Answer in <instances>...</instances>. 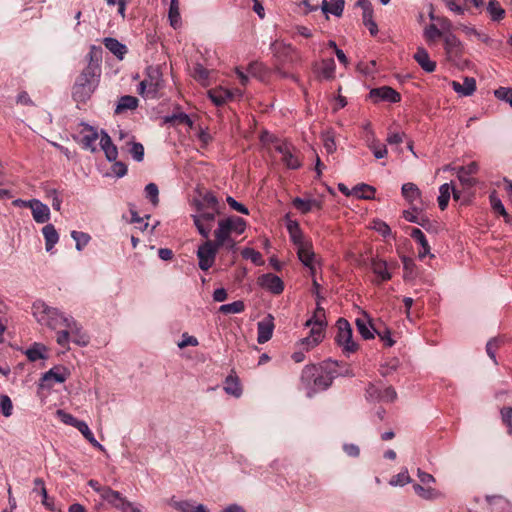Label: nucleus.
Masks as SVG:
<instances>
[{"instance_id":"obj_1","label":"nucleus","mask_w":512,"mask_h":512,"mask_svg":"<svg viewBox=\"0 0 512 512\" xmlns=\"http://www.w3.org/2000/svg\"><path fill=\"white\" fill-rule=\"evenodd\" d=\"M246 221L238 216H230L221 219L218 222V228L214 232L217 245L233 250L236 247V241L233 235H241L246 229Z\"/></svg>"},{"instance_id":"obj_2","label":"nucleus","mask_w":512,"mask_h":512,"mask_svg":"<svg viewBox=\"0 0 512 512\" xmlns=\"http://www.w3.org/2000/svg\"><path fill=\"white\" fill-rule=\"evenodd\" d=\"M99 78L100 74L90 71V68H84L73 86V99L77 103H86L98 86Z\"/></svg>"},{"instance_id":"obj_3","label":"nucleus","mask_w":512,"mask_h":512,"mask_svg":"<svg viewBox=\"0 0 512 512\" xmlns=\"http://www.w3.org/2000/svg\"><path fill=\"white\" fill-rule=\"evenodd\" d=\"M305 325L310 328V335L298 342L301 350L295 351L291 356L296 363H300L305 359L304 351L311 350L325 337L327 322H306Z\"/></svg>"},{"instance_id":"obj_4","label":"nucleus","mask_w":512,"mask_h":512,"mask_svg":"<svg viewBox=\"0 0 512 512\" xmlns=\"http://www.w3.org/2000/svg\"><path fill=\"white\" fill-rule=\"evenodd\" d=\"M338 333L335 337L337 345L346 355L354 353L358 349V344L353 339V330L349 322H338Z\"/></svg>"},{"instance_id":"obj_5","label":"nucleus","mask_w":512,"mask_h":512,"mask_svg":"<svg viewBox=\"0 0 512 512\" xmlns=\"http://www.w3.org/2000/svg\"><path fill=\"white\" fill-rule=\"evenodd\" d=\"M220 247L222 246L217 245V242L215 240H206L202 245L198 247V265L201 270L206 271L213 266L216 254Z\"/></svg>"},{"instance_id":"obj_6","label":"nucleus","mask_w":512,"mask_h":512,"mask_svg":"<svg viewBox=\"0 0 512 512\" xmlns=\"http://www.w3.org/2000/svg\"><path fill=\"white\" fill-rule=\"evenodd\" d=\"M366 398L372 402H393L397 398V393L392 386L380 388L369 384L366 389Z\"/></svg>"},{"instance_id":"obj_7","label":"nucleus","mask_w":512,"mask_h":512,"mask_svg":"<svg viewBox=\"0 0 512 512\" xmlns=\"http://www.w3.org/2000/svg\"><path fill=\"white\" fill-rule=\"evenodd\" d=\"M453 170L456 171L457 178L462 186L470 188L478 183L477 179L472 177V175L477 174L479 171L478 162L472 161L466 166L453 168Z\"/></svg>"},{"instance_id":"obj_8","label":"nucleus","mask_w":512,"mask_h":512,"mask_svg":"<svg viewBox=\"0 0 512 512\" xmlns=\"http://www.w3.org/2000/svg\"><path fill=\"white\" fill-rule=\"evenodd\" d=\"M147 83L148 93L151 98H156L158 91L162 88L163 79L160 69L156 66H148L146 68V76L143 80Z\"/></svg>"},{"instance_id":"obj_9","label":"nucleus","mask_w":512,"mask_h":512,"mask_svg":"<svg viewBox=\"0 0 512 512\" xmlns=\"http://www.w3.org/2000/svg\"><path fill=\"white\" fill-rule=\"evenodd\" d=\"M257 284L261 288L275 295L281 294L284 290V283L281 280V278L272 273H267L259 276L257 279Z\"/></svg>"},{"instance_id":"obj_10","label":"nucleus","mask_w":512,"mask_h":512,"mask_svg":"<svg viewBox=\"0 0 512 512\" xmlns=\"http://www.w3.org/2000/svg\"><path fill=\"white\" fill-rule=\"evenodd\" d=\"M23 206L32 210V216L37 223H46L50 219V210L46 204L37 199L22 201Z\"/></svg>"},{"instance_id":"obj_11","label":"nucleus","mask_w":512,"mask_h":512,"mask_svg":"<svg viewBox=\"0 0 512 512\" xmlns=\"http://www.w3.org/2000/svg\"><path fill=\"white\" fill-rule=\"evenodd\" d=\"M369 96L375 102L388 101L391 103H398L401 100V95L395 89L389 86H382L374 88L370 91Z\"/></svg>"},{"instance_id":"obj_12","label":"nucleus","mask_w":512,"mask_h":512,"mask_svg":"<svg viewBox=\"0 0 512 512\" xmlns=\"http://www.w3.org/2000/svg\"><path fill=\"white\" fill-rule=\"evenodd\" d=\"M103 501H106L108 504H110L113 508L117 510H124L125 507H130V501L126 499L120 492L113 490L111 487L108 486V488L104 491V495H102L101 498Z\"/></svg>"},{"instance_id":"obj_13","label":"nucleus","mask_w":512,"mask_h":512,"mask_svg":"<svg viewBox=\"0 0 512 512\" xmlns=\"http://www.w3.org/2000/svg\"><path fill=\"white\" fill-rule=\"evenodd\" d=\"M275 149L282 155V161L288 168L297 169L300 167V160L294 154V148L290 144L280 143L275 147Z\"/></svg>"},{"instance_id":"obj_14","label":"nucleus","mask_w":512,"mask_h":512,"mask_svg":"<svg viewBox=\"0 0 512 512\" xmlns=\"http://www.w3.org/2000/svg\"><path fill=\"white\" fill-rule=\"evenodd\" d=\"M444 48L449 60H455L462 55L463 45L455 34H448L443 38Z\"/></svg>"},{"instance_id":"obj_15","label":"nucleus","mask_w":512,"mask_h":512,"mask_svg":"<svg viewBox=\"0 0 512 512\" xmlns=\"http://www.w3.org/2000/svg\"><path fill=\"white\" fill-rule=\"evenodd\" d=\"M32 310L36 320H55L61 316L57 309L50 308L41 301L35 302Z\"/></svg>"},{"instance_id":"obj_16","label":"nucleus","mask_w":512,"mask_h":512,"mask_svg":"<svg viewBox=\"0 0 512 512\" xmlns=\"http://www.w3.org/2000/svg\"><path fill=\"white\" fill-rule=\"evenodd\" d=\"M414 60L427 73H432L436 69V62L430 59L427 50L423 47H418L414 54Z\"/></svg>"},{"instance_id":"obj_17","label":"nucleus","mask_w":512,"mask_h":512,"mask_svg":"<svg viewBox=\"0 0 512 512\" xmlns=\"http://www.w3.org/2000/svg\"><path fill=\"white\" fill-rule=\"evenodd\" d=\"M325 371L321 366L317 365H306L301 372V383L307 389L313 390L314 380L317 377V372Z\"/></svg>"},{"instance_id":"obj_18","label":"nucleus","mask_w":512,"mask_h":512,"mask_svg":"<svg viewBox=\"0 0 512 512\" xmlns=\"http://www.w3.org/2000/svg\"><path fill=\"white\" fill-rule=\"evenodd\" d=\"M451 86L460 96H470L476 90V81L473 77H465L463 83L452 81Z\"/></svg>"},{"instance_id":"obj_19","label":"nucleus","mask_w":512,"mask_h":512,"mask_svg":"<svg viewBox=\"0 0 512 512\" xmlns=\"http://www.w3.org/2000/svg\"><path fill=\"white\" fill-rule=\"evenodd\" d=\"M100 146L105 153L106 159L109 162L115 161L117 159L118 149L113 144L111 137L105 131L101 132Z\"/></svg>"},{"instance_id":"obj_20","label":"nucleus","mask_w":512,"mask_h":512,"mask_svg":"<svg viewBox=\"0 0 512 512\" xmlns=\"http://www.w3.org/2000/svg\"><path fill=\"white\" fill-rule=\"evenodd\" d=\"M102 53L101 47L92 45L88 53L89 61L85 68H90V71L101 75L100 63L102 61Z\"/></svg>"},{"instance_id":"obj_21","label":"nucleus","mask_w":512,"mask_h":512,"mask_svg":"<svg viewBox=\"0 0 512 512\" xmlns=\"http://www.w3.org/2000/svg\"><path fill=\"white\" fill-rule=\"evenodd\" d=\"M81 134L82 147L86 150H90L91 152H95V142L99 137L98 132L93 127L86 125Z\"/></svg>"},{"instance_id":"obj_22","label":"nucleus","mask_w":512,"mask_h":512,"mask_svg":"<svg viewBox=\"0 0 512 512\" xmlns=\"http://www.w3.org/2000/svg\"><path fill=\"white\" fill-rule=\"evenodd\" d=\"M344 0H322L321 10L325 15L332 14L336 17H341L344 11ZM328 18V16H326Z\"/></svg>"},{"instance_id":"obj_23","label":"nucleus","mask_w":512,"mask_h":512,"mask_svg":"<svg viewBox=\"0 0 512 512\" xmlns=\"http://www.w3.org/2000/svg\"><path fill=\"white\" fill-rule=\"evenodd\" d=\"M224 391L234 397H240L242 394V387L240 380L234 371L230 373L224 381Z\"/></svg>"},{"instance_id":"obj_24","label":"nucleus","mask_w":512,"mask_h":512,"mask_svg":"<svg viewBox=\"0 0 512 512\" xmlns=\"http://www.w3.org/2000/svg\"><path fill=\"white\" fill-rule=\"evenodd\" d=\"M287 230L289 232L291 241L297 248L309 243V241L304 240L303 233L297 221L289 220L287 222Z\"/></svg>"},{"instance_id":"obj_25","label":"nucleus","mask_w":512,"mask_h":512,"mask_svg":"<svg viewBox=\"0 0 512 512\" xmlns=\"http://www.w3.org/2000/svg\"><path fill=\"white\" fill-rule=\"evenodd\" d=\"M207 94L210 100L216 106H221L225 104L228 99H231L233 97V94L230 90L224 89L222 87L210 89L207 92Z\"/></svg>"},{"instance_id":"obj_26","label":"nucleus","mask_w":512,"mask_h":512,"mask_svg":"<svg viewBox=\"0 0 512 512\" xmlns=\"http://www.w3.org/2000/svg\"><path fill=\"white\" fill-rule=\"evenodd\" d=\"M371 269L373 273L379 278V282L388 281L392 277L388 264L381 259H373L371 263Z\"/></svg>"},{"instance_id":"obj_27","label":"nucleus","mask_w":512,"mask_h":512,"mask_svg":"<svg viewBox=\"0 0 512 512\" xmlns=\"http://www.w3.org/2000/svg\"><path fill=\"white\" fill-rule=\"evenodd\" d=\"M292 204L302 214H307L313 209H321V202L315 199H302L300 197H296L293 199Z\"/></svg>"},{"instance_id":"obj_28","label":"nucleus","mask_w":512,"mask_h":512,"mask_svg":"<svg viewBox=\"0 0 512 512\" xmlns=\"http://www.w3.org/2000/svg\"><path fill=\"white\" fill-rule=\"evenodd\" d=\"M42 233L45 239V249L50 252L59 240V234L54 225L47 224L42 228Z\"/></svg>"},{"instance_id":"obj_29","label":"nucleus","mask_w":512,"mask_h":512,"mask_svg":"<svg viewBox=\"0 0 512 512\" xmlns=\"http://www.w3.org/2000/svg\"><path fill=\"white\" fill-rule=\"evenodd\" d=\"M297 255L304 266L313 269L315 254L311 242L297 248Z\"/></svg>"},{"instance_id":"obj_30","label":"nucleus","mask_w":512,"mask_h":512,"mask_svg":"<svg viewBox=\"0 0 512 512\" xmlns=\"http://www.w3.org/2000/svg\"><path fill=\"white\" fill-rule=\"evenodd\" d=\"M275 326L273 322H258L257 342L264 344L268 342L273 335Z\"/></svg>"},{"instance_id":"obj_31","label":"nucleus","mask_w":512,"mask_h":512,"mask_svg":"<svg viewBox=\"0 0 512 512\" xmlns=\"http://www.w3.org/2000/svg\"><path fill=\"white\" fill-rule=\"evenodd\" d=\"M410 236L414 240H416L421 246V250H419V253H418L419 258L422 259L430 253V246H429L428 241L421 229L413 228L411 230Z\"/></svg>"},{"instance_id":"obj_32","label":"nucleus","mask_w":512,"mask_h":512,"mask_svg":"<svg viewBox=\"0 0 512 512\" xmlns=\"http://www.w3.org/2000/svg\"><path fill=\"white\" fill-rule=\"evenodd\" d=\"M104 45L111 53H113L119 59H123L124 55L127 53L126 46L120 43L116 38H105Z\"/></svg>"},{"instance_id":"obj_33","label":"nucleus","mask_w":512,"mask_h":512,"mask_svg":"<svg viewBox=\"0 0 512 512\" xmlns=\"http://www.w3.org/2000/svg\"><path fill=\"white\" fill-rule=\"evenodd\" d=\"M138 99L131 95H125L120 97L118 104L115 109V113L119 114L126 110H134L138 107Z\"/></svg>"},{"instance_id":"obj_34","label":"nucleus","mask_w":512,"mask_h":512,"mask_svg":"<svg viewBox=\"0 0 512 512\" xmlns=\"http://www.w3.org/2000/svg\"><path fill=\"white\" fill-rule=\"evenodd\" d=\"M68 377L66 369L54 368L43 375V381L52 383H63Z\"/></svg>"},{"instance_id":"obj_35","label":"nucleus","mask_w":512,"mask_h":512,"mask_svg":"<svg viewBox=\"0 0 512 512\" xmlns=\"http://www.w3.org/2000/svg\"><path fill=\"white\" fill-rule=\"evenodd\" d=\"M402 195L410 203L421 198V191L416 184L408 182L402 185Z\"/></svg>"},{"instance_id":"obj_36","label":"nucleus","mask_w":512,"mask_h":512,"mask_svg":"<svg viewBox=\"0 0 512 512\" xmlns=\"http://www.w3.org/2000/svg\"><path fill=\"white\" fill-rule=\"evenodd\" d=\"M486 9L492 21L499 22L505 17V10L497 0H489Z\"/></svg>"},{"instance_id":"obj_37","label":"nucleus","mask_w":512,"mask_h":512,"mask_svg":"<svg viewBox=\"0 0 512 512\" xmlns=\"http://www.w3.org/2000/svg\"><path fill=\"white\" fill-rule=\"evenodd\" d=\"M423 36L428 44H433L437 39L443 38V31L438 25L431 23L424 28Z\"/></svg>"},{"instance_id":"obj_38","label":"nucleus","mask_w":512,"mask_h":512,"mask_svg":"<svg viewBox=\"0 0 512 512\" xmlns=\"http://www.w3.org/2000/svg\"><path fill=\"white\" fill-rule=\"evenodd\" d=\"M75 324L74 322L73 327H69L71 340L79 346H86L89 343V336Z\"/></svg>"},{"instance_id":"obj_39","label":"nucleus","mask_w":512,"mask_h":512,"mask_svg":"<svg viewBox=\"0 0 512 512\" xmlns=\"http://www.w3.org/2000/svg\"><path fill=\"white\" fill-rule=\"evenodd\" d=\"M413 489L418 496L425 500H433L441 496V493L436 489L431 487H423L420 484H414Z\"/></svg>"},{"instance_id":"obj_40","label":"nucleus","mask_w":512,"mask_h":512,"mask_svg":"<svg viewBox=\"0 0 512 512\" xmlns=\"http://www.w3.org/2000/svg\"><path fill=\"white\" fill-rule=\"evenodd\" d=\"M333 377L328 372L319 371L314 380L313 391L325 390L332 384Z\"/></svg>"},{"instance_id":"obj_41","label":"nucleus","mask_w":512,"mask_h":512,"mask_svg":"<svg viewBox=\"0 0 512 512\" xmlns=\"http://www.w3.org/2000/svg\"><path fill=\"white\" fill-rule=\"evenodd\" d=\"M83 436L84 438L95 448H97L100 451H104V446L100 444L96 438L94 437L93 433L91 432L90 428L88 427L87 423L82 421V423L79 425L78 428H76Z\"/></svg>"},{"instance_id":"obj_42","label":"nucleus","mask_w":512,"mask_h":512,"mask_svg":"<svg viewBox=\"0 0 512 512\" xmlns=\"http://www.w3.org/2000/svg\"><path fill=\"white\" fill-rule=\"evenodd\" d=\"M335 61L333 58L324 59L321 62L320 75L326 79L331 80L335 77Z\"/></svg>"},{"instance_id":"obj_43","label":"nucleus","mask_w":512,"mask_h":512,"mask_svg":"<svg viewBox=\"0 0 512 512\" xmlns=\"http://www.w3.org/2000/svg\"><path fill=\"white\" fill-rule=\"evenodd\" d=\"M45 346L40 343H34L30 348L25 351L26 357L31 361L35 362L40 359H44Z\"/></svg>"},{"instance_id":"obj_44","label":"nucleus","mask_w":512,"mask_h":512,"mask_svg":"<svg viewBox=\"0 0 512 512\" xmlns=\"http://www.w3.org/2000/svg\"><path fill=\"white\" fill-rule=\"evenodd\" d=\"M170 25L176 29L181 25V17L179 12L178 0H171L169 13H168Z\"/></svg>"},{"instance_id":"obj_45","label":"nucleus","mask_w":512,"mask_h":512,"mask_svg":"<svg viewBox=\"0 0 512 512\" xmlns=\"http://www.w3.org/2000/svg\"><path fill=\"white\" fill-rule=\"evenodd\" d=\"M352 194L360 199H372L375 194V189L368 184H359L352 190Z\"/></svg>"},{"instance_id":"obj_46","label":"nucleus","mask_w":512,"mask_h":512,"mask_svg":"<svg viewBox=\"0 0 512 512\" xmlns=\"http://www.w3.org/2000/svg\"><path fill=\"white\" fill-rule=\"evenodd\" d=\"M440 195L438 196V205L439 208L444 211L449 203L450 195H451V185L449 183H444L439 188Z\"/></svg>"},{"instance_id":"obj_47","label":"nucleus","mask_w":512,"mask_h":512,"mask_svg":"<svg viewBox=\"0 0 512 512\" xmlns=\"http://www.w3.org/2000/svg\"><path fill=\"white\" fill-rule=\"evenodd\" d=\"M358 331L364 339H373L377 327L373 325V322H356Z\"/></svg>"},{"instance_id":"obj_48","label":"nucleus","mask_w":512,"mask_h":512,"mask_svg":"<svg viewBox=\"0 0 512 512\" xmlns=\"http://www.w3.org/2000/svg\"><path fill=\"white\" fill-rule=\"evenodd\" d=\"M244 308V302L238 300L233 303L224 304L220 306L219 311L222 312L223 314H235L242 312Z\"/></svg>"},{"instance_id":"obj_49","label":"nucleus","mask_w":512,"mask_h":512,"mask_svg":"<svg viewBox=\"0 0 512 512\" xmlns=\"http://www.w3.org/2000/svg\"><path fill=\"white\" fill-rule=\"evenodd\" d=\"M71 236L76 242V249L78 251H81L83 247L86 246L91 239L87 233L78 231H72Z\"/></svg>"},{"instance_id":"obj_50","label":"nucleus","mask_w":512,"mask_h":512,"mask_svg":"<svg viewBox=\"0 0 512 512\" xmlns=\"http://www.w3.org/2000/svg\"><path fill=\"white\" fill-rule=\"evenodd\" d=\"M56 414L64 424L73 426L75 428H78L82 423L81 420L76 419L73 415L65 412L64 410H57Z\"/></svg>"},{"instance_id":"obj_51","label":"nucleus","mask_w":512,"mask_h":512,"mask_svg":"<svg viewBox=\"0 0 512 512\" xmlns=\"http://www.w3.org/2000/svg\"><path fill=\"white\" fill-rule=\"evenodd\" d=\"M489 198H490V203H491L493 210L496 213H499L503 217L507 218L508 213L506 212V209H505L503 203L501 202V200L497 197L495 191L490 194Z\"/></svg>"},{"instance_id":"obj_52","label":"nucleus","mask_w":512,"mask_h":512,"mask_svg":"<svg viewBox=\"0 0 512 512\" xmlns=\"http://www.w3.org/2000/svg\"><path fill=\"white\" fill-rule=\"evenodd\" d=\"M194 224L197 227L198 232L207 240H209V234L212 229V225L207 224L205 221H203L201 218L197 216H193Z\"/></svg>"},{"instance_id":"obj_53","label":"nucleus","mask_w":512,"mask_h":512,"mask_svg":"<svg viewBox=\"0 0 512 512\" xmlns=\"http://www.w3.org/2000/svg\"><path fill=\"white\" fill-rule=\"evenodd\" d=\"M411 482V478L408 474V471L405 470V471H402L400 473H398L397 475L393 476L390 481H389V484L391 486H404L405 484H408Z\"/></svg>"},{"instance_id":"obj_54","label":"nucleus","mask_w":512,"mask_h":512,"mask_svg":"<svg viewBox=\"0 0 512 512\" xmlns=\"http://www.w3.org/2000/svg\"><path fill=\"white\" fill-rule=\"evenodd\" d=\"M502 343L501 338H492L489 340L486 344V352L488 356L494 361L496 364V350L499 348L500 344Z\"/></svg>"},{"instance_id":"obj_55","label":"nucleus","mask_w":512,"mask_h":512,"mask_svg":"<svg viewBox=\"0 0 512 512\" xmlns=\"http://www.w3.org/2000/svg\"><path fill=\"white\" fill-rule=\"evenodd\" d=\"M146 198H148L153 205H157L159 202V190L155 183H149L145 187Z\"/></svg>"},{"instance_id":"obj_56","label":"nucleus","mask_w":512,"mask_h":512,"mask_svg":"<svg viewBox=\"0 0 512 512\" xmlns=\"http://www.w3.org/2000/svg\"><path fill=\"white\" fill-rule=\"evenodd\" d=\"M494 95L497 99L509 103L512 107V88L500 87L494 91Z\"/></svg>"},{"instance_id":"obj_57","label":"nucleus","mask_w":512,"mask_h":512,"mask_svg":"<svg viewBox=\"0 0 512 512\" xmlns=\"http://www.w3.org/2000/svg\"><path fill=\"white\" fill-rule=\"evenodd\" d=\"M131 148L129 149V152L131 156L136 160L137 162H141L144 159V147L139 142H131L130 143Z\"/></svg>"},{"instance_id":"obj_58","label":"nucleus","mask_w":512,"mask_h":512,"mask_svg":"<svg viewBox=\"0 0 512 512\" xmlns=\"http://www.w3.org/2000/svg\"><path fill=\"white\" fill-rule=\"evenodd\" d=\"M503 423L507 427L508 434L512 435V407H504L500 410Z\"/></svg>"},{"instance_id":"obj_59","label":"nucleus","mask_w":512,"mask_h":512,"mask_svg":"<svg viewBox=\"0 0 512 512\" xmlns=\"http://www.w3.org/2000/svg\"><path fill=\"white\" fill-rule=\"evenodd\" d=\"M170 505L174 509H176L180 512H192L193 508H194L193 503H191L190 501H187V500L177 501V500L171 499Z\"/></svg>"},{"instance_id":"obj_60","label":"nucleus","mask_w":512,"mask_h":512,"mask_svg":"<svg viewBox=\"0 0 512 512\" xmlns=\"http://www.w3.org/2000/svg\"><path fill=\"white\" fill-rule=\"evenodd\" d=\"M242 256L245 259H250L253 263L257 265L262 263V254L253 248H245L242 251Z\"/></svg>"},{"instance_id":"obj_61","label":"nucleus","mask_w":512,"mask_h":512,"mask_svg":"<svg viewBox=\"0 0 512 512\" xmlns=\"http://www.w3.org/2000/svg\"><path fill=\"white\" fill-rule=\"evenodd\" d=\"M0 409L5 417H9L12 414L13 405L12 401L7 395H1L0 397Z\"/></svg>"},{"instance_id":"obj_62","label":"nucleus","mask_w":512,"mask_h":512,"mask_svg":"<svg viewBox=\"0 0 512 512\" xmlns=\"http://www.w3.org/2000/svg\"><path fill=\"white\" fill-rule=\"evenodd\" d=\"M437 23H438L440 30L443 31V38L446 37L448 34H454L452 32L453 24L448 18H446V17L437 18Z\"/></svg>"},{"instance_id":"obj_63","label":"nucleus","mask_w":512,"mask_h":512,"mask_svg":"<svg viewBox=\"0 0 512 512\" xmlns=\"http://www.w3.org/2000/svg\"><path fill=\"white\" fill-rule=\"evenodd\" d=\"M193 77L198 81H206L209 77V71L201 64H196L193 68Z\"/></svg>"},{"instance_id":"obj_64","label":"nucleus","mask_w":512,"mask_h":512,"mask_svg":"<svg viewBox=\"0 0 512 512\" xmlns=\"http://www.w3.org/2000/svg\"><path fill=\"white\" fill-rule=\"evenodd\" d=\"M376 334L379 336L380 340L384 343L387 347H392L394 345V340L391 336V331L385 328L384 330H381L377 327Z\"/></svg>"}]
</instances>
